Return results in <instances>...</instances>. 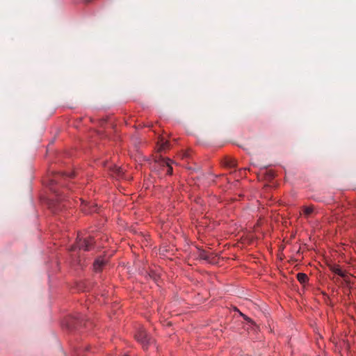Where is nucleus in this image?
<instances>
[{
	"mask_svg": "<svg viewBox=\"0 0 356 356\" xmlns=\"http://www.w3.org/2000/svg\"><path fill=\"white\" fill-rule=\"evenodd\" d=\"M94 244V239L91 236L80 237L77 236L76 243L72 246L71 250H75L76 248L79 250H83L85 251H89L92 249Z\"/></svg>",
	"mask_w": 356,
	"mask_h": 356,
	"instance_id": "1",
	"label": "nucleus"
},
{
	"mask_svg": "<svg viewBox=\"0 0 356 356\" xmlns=\"http://www.w3.org/2000/svg\"><path fill=\"white\" fill-rule=\"evenodd\" d=\"M74 176V172H70L69 174L66 173H57L54 175L53 178L49 180V187L50 190L55 193H58L57 190L54 188V185L56 184H63L61 183L60 179L64 178V177H67L69 178H72ZM56 195H59L56 194Z\"/></svg>",
	"mask_w": 356,
	"mask_h": 356,
	"instance_id": "2",
	"label": "nucleus"
},
{
	"mask_svg": "<svg viewBox=\"0 0 356 356\" xmlns=\"http://www.w3.org/2000/svg\"><path fill=\"white\" fill-rule=\"evenodd\" d=\"M136 340L140 342L144 349L147 348L148 344L150 343L151 338L149 337L146 331L141 328L136 334Z\"/></svg>",
	"mask_w": 356,
	"mask_h": 356,
	"instance_id": "3",
	"label": "nucleus"
},
{
	"mask_svg": "<svg viewBox=\"0 0 356 356\" xmlns=\"http://www.w3.org/2000/svg\"><path fill=\"white\" fill-rule=\"evenodd\" d=\"M106 261L104 259L98 258L94 262V269L95 271L101 270L103 266L105 265Z\"/></svg>",
	"mask_w": 356,
	"mask_h": 356,
	"instance_id": "4",
	"label": "nucleus"
},
{
	"mask_svg": "<svg viewBox=\"0 0 356 356\" xmlns=\"http://www.w3.org/2000/svg\"><path fill=\"white\" fill-rule=\"evenodd\" d=\"M211 257V254L204 250H200L198 251V257L201 259L210 262Z\"/></svg>",
	"mask_w": 356,
	"mask_h": 356,
	"instance_id": "5",
	"label": "nucleus"
},
{
	"mask_svg": "<svg viewBox=\"0 0 356 356\" xmlns=\"http://www.w3.org/2000/svg\"><path fill=\"white\" fill-rule=\"evenodd\" d=\"M330 270H332V272H333L335 274H337L338 275H339L340 277L344 278V280H346V273L343 272L340 268L339 266H333L330 268Z\"/></svg>",
	"mask_w": 356,
	"mask_h": 356,
	"instance_id": "6",
	"label": "nucleus"
},
{
	"mask_svg": "<svg viewBox=\"0 0 356 356\" xmlns=\"http://www.w3.org/2000/svg\"><path fill=\"white\" fill-rule=\"evenodd\" d=\"M171 161L168 159H162L161 161V164L163 166L167 167V173L168 175H171L172 173V168L170 165Z\"/></svg>",
	"mask_w": 356,
	"mask_h": 356,
	"instance_id": "7",
	"label": "nucleus"
},
{
	"mask_svg": "<svg viewBox=\"0 0 356 356\" xmlns=\"http://www.w3.org/2000/svg\"><path fill=\"white\" fill-rule=\"evenodd\" d=\"M314 207L313 206L304 207L302 208V213L306 218H309L314 212Z\"/></svg>",
	"mask_w": 356,
	"mask_h": 356,
	"instance_id": "8",
	"label": "nucleus"
},
{
	"mask_svg": "<svg viewBox=\"0 0 356 356\" xmlns=\"http://www.w3.org/2000/svg\"><path fill=\"white\" fill-rule=\"evenodd\" d=\"M297 279L300 283L304 284L308 281L309 277L305 273H299L297 274Z\"/></svg>",
	"mask_w": 356,
	"mask_h": 356,
	"instance_id": "9",
	"label": "nucleus"
},
{
	"mask_svg": "<svg viewBox=\"0 0 356 356\" xmlns=\"http://www.w3.org/2000/svg\"><path fill=\"white\" fill-rule=\"evenodd\" d=\"M112 170L113 172V175H116L118 177H120L123 174L122 170L118 166H114Z\"/></svg>",
	"mask_w": 356,
	"mask_h": 356,
	"instance_id": "10",
	"label": "nucleus"
},
{
	"mask_svg": "<svg viewBox=\"0 0 356 356\" xmlns=\"http://www.w3.org/2000/svg\"><path fill=\"white\" fill-rule=\"evenodd\" d=\"M225 165L229 168H235L236 167V161L232 159H228L226 160Z\"/></svg>",
	"mask_w": 356,
	"mask_h": 356,
	"instance_id": "11",
	"label": "nucleus"
},
{
	"mask_svg": "<svg viewBox=\"0 0 356 356\" xmlns=\"http://www.w3.org/2000/svg\"><path fill=\"white\" fill-rule=\"evenodd\" d=\"M168 146V143L167 141H165V142L162 141V143H161L159 149H160V150H163V149L167 148Z\"/></svg>",
	"mask_w": 356,
	"mask_h": 356,
	"instance_id": "12",
	"label": "nucleus"
},
{
	"mask_svg": "<svg viewBox=\"0 0 356 356\" xmlns=\"http://www.w3.org/2000/svg\"><path fill=\"white\" fill-rule=\"evenodd\" d=\"M241 316H243L244 317V318H245L246 321H248V322H250V323H253V322H252V321L250 318H248V316H246L243 315L242 313H241Z\"/></svg>",
	"mask_w": 356,
	"mask_h": 356,
	"instance_id": "13",
	"label": "nucleus"
}]
</instances>
